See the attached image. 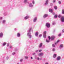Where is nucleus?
Here are the masks:
<instances>
[{"mask_svg":"<svg viewBox=\"0 0 64 64\" xmlns=\"http://www.w3.org/2000/svg\"><path fill=\"white\" fill-rule=\"evenodd\" d=\"M27 35L28 36L29 38H31V37H32V35H31V33L30 32H28L27 34Z\"/></svg>","mask_w":64,"mask_h":64,"instance_id":"nucleus-1","label":"nucleus"},{"mask_svg":"<svg viewBox=\"0 0 64 64\" xmlns=\"http://www.w3.org/2000/svg\"><path fill=\"white\" fill-rule=\"evenodd\" d=\"M46 27H47L48 28H49V27H50V24L48 23H47L46 24Z\"/></svg>","mask_w":64,"mask_h":64,"instance_id":"nucleus-2","label":"nucleus"},{"mask_svg":"<svg viewBox=\"0 0 64 64\" xmlns=\"http://www.w3.org/2000/svg\"><path fill=\"white\" fill-rule=\"evenodd\" d=\"M60 20L62 22H64V16H62Z\"/></svg>","mask_w":64,"mask_h":64,"instance_id":"nucleus-3","label":"nucleus"},{"mask_svg":"<svg viewBox=\"0 0 64 64\" xmlns=\"http://www.w3.org/2000/svg\"><path fill=\"white\" fill-rule=\"evenodd\" d=\"M43 55H44V54L42 52L38 54V55L39 56H42Z\"/></svg>","mask_w":64,"mask_h":64,"instance_id":"nucleus-4","label":"nucleus"},{"mask_svg":"<svg viewBox=\"0 0 64 64\" xmlns=\"http://www.w3.org/2000/svg\"><path fill=\"white\" fill-rule=\"evenodd\" d=\"M48 0H46V2L44 4V5L45 6H46V5H48Z\"/></svg>","mask_w":64,"mask_h":64,"instance_id":"nucleus-5","label":"nucleus"},{"mask_svg":"<svg viewBox=\"0 0 64 64\" xmlns=\"http://www.w3.org/2000/svg\"><path fill=\"white\" fill-rule=\"evenodd\" d=\"M37 18L36 17L33 20V22H36V21L37 20Z\"/></svg>","mask_w":64,"mask_h":64,"instance_id":"nucleus-6","label":"nucleus"},{"mask_svg":"<svg viewBox=\"0 0 64 64\" xmlns=\"http://www.w3.org/2000/svg\"><path fill=\"white\" fill-rule=\"evenodd\" d=\"M55 38V36H52L51 38V40H53L54 39V38Z\"/></svg>","mask_w":64,"mask_h":64,"instance_id":"nucleus-7","label":"nucleus"},{"mask_svg":"<svg viewBox=\"0 0 64 64\" xmlns=\"http://www.w3.org/2000/svg\"><path fill=\"white\" fill-rule=\"evenodd\" d=\"M29 18V16H26V17H24V19L25 20H27V19H28Z\"/></svg>","mask_w":64,"mask_h":64,"instance_id":"nucleus-8","label":"nucleus"},{"mask_svg":"<svg viewBox=\"0 0 64 64\" xmlns=\"http://www.w3.org/2000/svg\"><path fill=\"white\" fill-rule=\"evenodd\" d=\"M60 59H61V57L60 56H58V57L56 59V60L58 61H59V60H60Z\"/></svg>","mask_w":64,"mask_h":64,"instance_id":"nucleus-9","label":"nucleus"},{"mask_svg":"<svg viewBox=\"0 0 64 64\" xmlns=\"http://www.w3.org/2000/svg\"><path fill=\"white\" fill-rule=\"evenodd\" d=\"M42 45H43V44L42 43H40L39 46V48H41V47H42Z\"/></svg>","mask_w":64,"mask_h":64,"instance_id":"nucleus-10","label":"nucleus"},{"mask_svg":"<svg viewBox=\"0 0 64 64\" xmlns=\"http://www.w3.org/2000/svg\"><path fill=\"white\" fill-rule=\"evenodd\" d=\"M29 6L30 7H31V8H32V7H33V5H32V3H30L29 4Z\"/></svg>","mask_w":64,"mask_h":64,"instance_id":"nucleus-11","label":"nucleus"},{"mask_svg":"<svg viewBox=\"0 0 64 64\" xmlns=\"http://www.w3.org/2000/svg\"><path fill=\"white\" fill-rule=\"evenodd\" d=\"M3 36V34L2 32H1L0 33V38H2Z\"/></svg>","mask_w":64,"mask_h":64,"instance_id":"nucleus-12","label":"nucleus"},{"mask_svg":"<svg viewBox=\"0 0 64 64\" xmlns=\"http://www.w3.org/2000/svg\"><path fill=\"white\" fill-rule=\"evenodd\" d=\"M38 34H39V33L38 32H36L35 34L36 36V37L38 36Z\"/></svg>","mask_w":64,"mask_h":64,"instance_id":"nucleus-13","label":"nucleus"},{"mask_svg":"<svg viewBox=\"0 0 64 64\" xmlns=\"http://www.w3.org/2000/svg\"><path fill=\"white\" fill-rule=\"evenodd\" d=\"M20 36H21L20 34L19 33H18L17 35V37H20Z\"/></svg>","mask_w":64,"mask_h":64,"instance_id":"nucleus-14","label":"nucleus"},{"mask_svg":"<svg viewBox=\"0 0 64 64\" xmlns=\"http://www.w3.org/2000/svg\"><path fill=\"white\" fill-rule=\"evenodd\" d=\"M48 16V15L47 14H45L44 15L43 17L44 18H46V17H47Z\"/></svg>","mask_w":64,"mask_h":64,"instance_id":"nucleus-15","label":"nucleus"},{"mask_svg":"<svg viewBox=\"0 0 64 64\" xmlns=\"http://www.w3.org/2000/svg\"><path fill=\"white\" fill-rule=\"evenodd\" d=\"M49 11L50 12V13H52V12H53V11L51 9H49Z\"/></svg>","mask_w":64,"mask_h":64,"instance_id":"nucleus-16","label":"nucleus"},{"mask_svg":"<svg viewBox=\"0 0 64 64\" xmlns=\"http://www.w3.org/2000/svg\"><path fill=\"white\" fill-rule=\"evenodd\" d=\"M54 8L56 10H57V7L56 6H54Z\"/></svg>","mask_w":64,"mask_h":64,"instance_id":"nucleus-17","label":"nucleus"},{"mask_svg":"<svg viewBox=\"0 0 64 64\" xmlns=\"http://www.w3.org/2000/svg\"><path fill=\"white\" fill-rule=\"evenodd\" d=\"M24 58L26 59H28L29 58V57L28 56H25Z\"/></svg>","mask_w":64,"mask_h":64,"instance_id":"nucleus-18","label":"nucleus"},{"mask_svg":"<svg viewBox=\"0 0 64 64\" xmlns=\"http://www.w3.org/2000/svg\"><path fill=\"white\" fill-rule=\"evenodd\" d=\"M31 30H32V28H30L29 30H28V32H30L31 31Z\"/></svg>","mask_w":64,"mask_h":64,"instance_id":"nucleus-19","label":"nucleus"},{"mask_svg":"<svg viewBox=\"0 0 64 64\" xmlns=\"http://www.w3.org/2000/svg\"><path fill=\"white\" fill-rule=\"evenodd\" d=\"M6 42H4L2 44V46H4L5 45H6Z\"/></svg>","mask_w":64,"mask_h":64,"instance_id":"nucleus-20","label":"nucleus"},{"mask_svg":"<svg viewBox=\"0 0 64 64\" xmlns=\"http://www.w3.org/2000/svg\"><path fill=\"white\" fill-rule=\"evenodd\" d=\"M46 37V34H43V37L44 38H45Z\"/></svg>","mask_w":64,"mask_h":64,"instance_id":"nucleus-21","label":"nucleus"},{"mask_svg":"<svg viewBox=\"0 0 64 64\" xmlns=\"http://www.w3.org/2000/svg\"><path fill=\"white\" fill-rule=\"evenodd\" d=\"M62 13L63 14H64V10H62Z\"/></svg>","mask_w":64,"mask_h":64,"instance_id":"nucleus-22","label":"nucleus"},{"mask_svg":"<svg viewBox=\"0 0 64 64\" xmlns=\"http://www.w3.org/2000/svg\"><path fill=\"white\" fill-rule=\"evenodd\" d=\"M54 58H55L56 57V54H54L53 56Z\"/></svg>","mask_w":64,"mask_h":64,"instance_id":"nucleus-23","label":"nucleus"},{"mask_svg":"<svg viewBox=\"0 0 64 64\" xmlns=\"http://www.w3.org/2000/svg\"><path fill=\"white\" fill-rule=\"evenodd\" d=\"M58 42H59V40H58V41L56 42V43H55V45H56V44H57V43H58Z\"/></svg>","mask_w":64,"mask_h":64,"instance_id":"nucleus-24","label":"nucleus"},{"mask_svg":"<svg viewBox=\"0 0 64 64\" xmlns=\"http://www.w3.org/2000/svg\"><path fill=\"white\" fill-rule=\"evenodd\" d=\"M62 16V15L61 14H60L58 16V18H60V17H61V16Z\"/></svg>","mask_w":64,"mask_h":64,"instance_id":"nucleus-25","label":"nucleus"},{"mask_svg":"<svg viewBox=\"0 0 64 64\" xmlns=\"http://www.w3.org/2000/svg\"><path fill=\"white\" fill-rule=\"evenodd\" d=\"M62 47H63V44H61L60 46V48H62Z\"/></svg>","mask_w":64,"mask_h":64,"instance_id":"nucleus-26","label":"nucleus"},{"mask_svg":"<svg viewBox=\"0 0 64 64\" xmlns=\"http://www.w3.org/2000/svg\"><path fill=\"white\" fill-rule=\"evenodd\" d=\"M6 22V20H3L2 21V23L4 24L5 23V22Z\"/></svg>","mask_w":64,"mask_h":64,"instance_id":"nucleus-27","label":"nucleus"},{"mask_svg":"<svg viewBox=\"0 0 64 64\" xmlns=\"http://www.w3.org/2000/svg\"><path fill=\"white\" fill-rule=\"evenodd\" d=\"M4 16H6V15H7V13H6V12H4Z\"/></svg>","mask_w":64,"mask_h":64,"instance_id":"nucleus-28","label":"nucleus"},{"mask_svg":"<svg viewBox=\"0 0 64 64\" xmlns=\"http://www.w3.org/2000/svg\"><path fill=\"white\" fill-rule=\"evenodd\" d=\"M36 59H37L38 60H40V58H39L38 57H37V58H36Z\"/></svg>","mask_w":64,"mask_h":64,"instance_id":"nucleus-29","label":"nucleus"},{"mask_svg":"<svg viewBox=\"0 0 64 64\" xmlns=\"http://www.w3.org/2000/svg\"><path fill=\"white\" fill-rule=\"evenodd\" d=\"M27 0H24V3H27Z\"/></svg>","mask_w":64,"mask_h":64,"instance_id":"nucleus-30","label":"nucleus"},{"mask_svg":"<svg viewBox=\"0 0 64 64\" xmlns=\"http://www.w3.org/2000/svg\"><path fill=\"white\" fill-rule=\"evenodd\" d=\"M23 58H21L20 60V62H22V61H23Z\"/></svg>","mask_w":64,"mask_h":64,"instance_id":"nucleus-31","label":"nucleus"},{"mask_svg":"<svg viewBox=\"0 0 64 64\" xmlns=\"http://www.w3.org/2000/svg\"><path fill=\"white\" fill-rule=\"evenodd\" d=\"M57 15L56 14L54 16V18H57Z\"/></svg>","mask_w":64,"mask_h":64,"instance_id":"nucleus-32","label":"nucleus"},{"mask_svg":"<svg viewBox=\"0 0 64 64\" xmlns=\"http://www.w3.org/2000/svg\"><path fill=\"white\" fill-rule=\"evenodd\" d=\"M6 59L7 60H8V59H9V57L7 56L6 57Z\"/></svg>","mask_w":64,"mask_h":64,"instance_id":"nucleus-33","label":"nucleus"},{"mask_svg":"<svg viewBox=\"0 0 64 64\" xmlns=\"http://www.w3.org/2000/svg\"><path fill=\"white\" fill-rule=\"evenodd\" d=\"M46 32H44L43 34L44 35H46Z\"/></svg>","mask_w":64,"mask_h":64,"instance_id":"nucleus-34","label":"nucleus"},{"mask_svg":"<svg viewBox=\"0 0 64 64\" xmlns=\"http://www.w3.org/2000/svg\"><path fill=\"white\" fill-rule=\"evenodd\" d=\"M32 3L33 4H35V2H34V1H32Z\"/></svg>","mask_w":64,"mask_h":64,"instance_id":"nucleus-35","label":"nucleus"},{"mask_svg":"<svg viewBox=\"0 0 64 64\" xmlns=\"http://www.w3.org/2000/svg\"><path fill=\"white\" fill-rule=\"evenodd\" d=\"M10 43H8L7 44V46L8 47L9 46V45Z\"/></svg>","mask_w":64,"mask_h":64,"instance_id":"nucleus-36","label":"nucleus"},{"mask_svg":"<svg viewBox=\"0 0 64 64\" xmlns=\"http://www.w3.org/2000/svg\"><path fill=\"white\" fill-rule=\"evenodd\" d=\"M46 42H48H48H49V40H46Z\"/></svg>","mask_w":64,"mask_h":64,"instance_id":"nucleus-37","label":"nucleus"},{"mask_svg":"<svg viewBox=\"0 0 64 64\" xmlns=\"http://www.w3.org/2000/svg\"><path fill=\"white\" fill-rule=\"evenodd\" d=\"M52 46L53 47H54L55 46V45L54 44H52Z\"/></svg>","mask_w":64,"mask_h":64,"instance_id":"nucleus-38","label":"nucleus"},{"mask_svg":"<svg viewBox=\"0 0 64 64\" xmlns=\"http://www.w3.org/2000/svg\"><path fill=\"white\" fill-rule=\"evenodd\" d=\"M58 3L59 4H61V1H59L58 2Z\"/></svg>","mask_w":64,"mask_h":64,"instance_id":"nucleus-39","label":"nucleus"},{"mask_svg":"<svg viewBox=\"0 0 64 64\" xmlns=\"http://www.w3.org/2000/svg\"><path fill=\"white\" fill-rule=\"evenodd\" d=\"M55 49L54 48H53L52 49V51H55Z\"/></svg>","mask_w":64,"mask_h":64,"instance_id":"nucleus-40","label":"nucleus"},{"mask_svg":"<svg viewBox=\"0 0 64 64\" xmlns=\"http://www.w3.org/2000/svg\"><path fill=\"white\" fill-rule=\"evenodd\" d=\"M42 35L41 34H40V35L39 36V37H42Z\"/></svg>","mask_w":64,"mask_h":64,"instance_id":"nucleus-41","label":"nucleus"},{"mask_svg":"<svg viewBox=\"0 0 64 64\" xmlns=\"http://www.w3.org/2000/svg\"><path fill=\"white\" fill-rule=\"evenodd\" d=\"M14 54H15V52H14L12 53L13 55H14Z\"/></svg>","mask_w":64,"mask_h":64,"instance_id":"nucleus-42","label":"nucleus"},{"mask_svg":"<svg viewBox=\"0 0 64 64\" xmlns=\"http://www.w3.org/2000/svg\"><path fill=\"white\" fill-rule=\"evenodd\" d=\"M56 1V0H53V3H55V2Z\"/></svg>","mask_w":64,"mask_h":64,"instance_id":"nucleus-43","label":"nucleus"},{"mask_svg":"<svg viewBox=\"0 0 64 64\" xmlns=\"http://www.w3.org/2000/svg\"><path fill=\"white\" fill-rule=\"evenodd\" d=\"M48 38L49 39V40H50L51 39V38H50V36H48Z\"/></svg>","mask_w":64,"mask_h":64,"instance_id":"nucleus-44","label":"nucleus"},{"mask_svg":"<svg viewBox=\"0 0 64 64\" xmlns=\"http://www.w3.org/2000/svg\"><path fill=\"white\" fill-rule=\"evenodd\" d=\"M10 49H12V46H10Z\"/></svg>","mask_w":64,"mask_h":64,"instance_id":"nucleus-45","label":"nucleus"},{"mask_svg":"<svg viewBox=\"0 0 64 64\" xmlns=\"http://www.w3.org/2000/svg\"><path fill=\"white\" fill-rule=\"evenodd\" d=\"M50 6H52L53 5V4L52 3H51L50 4Z\"/></svg>","mask_w":64,"mask_h":64,"instance_id":"nucleus-46","label":"nucleus"},{"mask_svg":"<svg viewBox=\"0 0 64 64\" xmlns=\"http://www.w3.org/2000/svg\"><path fill=\"white\" fill-rule=\"evenodd\" d=\"M61 34H58V36L59 37H60V36H61Z\"/></svg>","mask_w":64,"mask_h":64,"instance_id":"nucleus-47","label":"nucleus"},{"mask_svg":"<svg viewBox=\"0 0 64 64\" xmlns=\"http://www.w3.org/2000/svg\"><path fill=\"white\" fill-rule=\"evenodd\" d=\"M36 54L35 53H34L32 54V55H35Z\"/></svg>","mask_w":64,"mask_h":64,"instance_id":"nucleus-48","label":"nucleus"},{"mask_svg":"<svg viewBox=\"0 0 64 64\" xmlns=\"http://www.w3.org/2000/svg\"><path fill=\"white\" fill-rule=\"evenodd\" d=\"M64 29H63V30L62 31V33H64Z\"/></svg>","mask_w":64,"mask_h":64,"instance_id":"nucleus-49","label":"nucleus"},{"mask_svg":"<svg viewBox=\"0 0 64 64\" xmlns=\"http://www.w3.org/2000/svg\"><path fill=\"white\" fill-rule=\"evenodd\" d=\"M41 51H42V50H39V52H41Z\"/></svg>","mask_w":64,"mask_h":64,"instance_id":"nucleus-50","label":"nucleus"},{"mask_svg":"<svg viewBox=\"0 0 64 64\" xmlns=\"http://www.w3.org/2000/svg\"><path fill=\"white\" fill-rule=\"evenodd\" d=\"M52 25H55V23L54 22L52 23Z\"/></svg>","mask_w":64,"mask_h":64,"instance_id":"nucleus-51","label":"nucleus"},{"mask_svg":"<svg viewBox=\"0 0 64 64\" xmlns=\"http://www.w3.org/2000/svg\"><path fill=\"white\" fill-rule=\"evenodd\" d=\"M38 52V50H36L35 51V52Z\"/></svg>","mask_w":64,"mask_h":64,"instance_id":"nucleus-52","label":"nucleus"},{"mask_svg":"<svg viewBox=\"0 0 64 64\" xmlns=\"http://www.w3.org/2000/svg\"><path fill=\"white\" fill-rule=\"evenodd\" d=\"M31 59H33V57L32 56L31 57Z\"/></svg>","mask_w":64,"mask_h":64,"instance_id":"nucleus-53","label":"nucleus"},{"mask_svg":"<svg viewBox=\"0 0 64 64\" xmlns=\"http://www.w3.org/2000/svg\"><path fill=\"white\" fill-rule=\"evenodd\" d=\"M14 30H15V31H16V30H17V29H16V28H14Z\"/></svg>","mask_w":64,"mask_h":64,"instance_id":"nucleus-54","label":"nucleus"},{"mask_svg":"<svg viewBox=\"0 0 64 64\" xmlns=\"http://www.w3.org/2000/svg\"><path fill=\"white\" fill-rule=\"evenodd\" d=\"M48 62H46V63H45V64H48Z\"/></svg>","mask_w":64,"mask_h":64,"instance_id":"nucleus-55","label":"nucleus"},{"mask_svg":"<svg viewBox=\"0 0 64 64\" xmlns=\"http://www.w3.org/2000/svg\"><path fill=\"white\" fill-rule=\"evenodd\" d=\"M40 60H42V58H40Z\"/></svg>","mask_w":64,"mask_h":64,"instance_id":"nucleus-56","label":"nucleus"},{"mask_svg":"<svg viewBox=\"0 0 64 64\" xmlns=\"http://www.w3.org/2000/svg\"><path fill=\"white\" fill-rule=\"evenodd\" d=\"M2 19V17L0 18V19Z\"/></svg>","mask_w":64,"mask_h":64,"instance_id":"nucleus-57","label":"nucleus"},{"mask_svg":"<svg viewBox=\"0 0 64 64\" xmlns=\"http://www.w3.org/2000/svg\"><path fill=\"white\" fill-rule=\"evenodd\" d=\"M32 32H33V31H32Z\"/></svg>","mask_w":64,"mask_h":64,"instance_id":"nucleus-58","label":"nucleus"}]
</instances>
